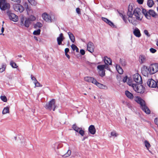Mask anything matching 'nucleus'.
Masks as SVG:
<instances>
[{"mask_svg":"<svg viewBox=\"0 0 158 158\" xmlns=\"http://www.w3.org/2000/svg\"><path fill=\"white\" fill-rule=\"evenodd\" d=\"M128 20L133 25H136L137 24L138 22V9L136 8L134 10L132 16L128 18Z\"/></svg>","mask_w":158,"mask_h":158,"instance_id":"nucleus-1","label":"nucleus"},{"mask_svg":"<svg viewBox=\"0 0 158 158\" xmlns=\"http://www.w3.org/2000/svg\"><path fill=\"white\" fill-rule=\"evenodd\" d=\"M139 104L140 105V108L146 114L150 113V110L147 106L144 101L139 97Z\"/></svg>","mask_w":158,"mask_h":158,"instance_id":"nucleus-2","label":"nucleus"},{"mask_svg":"<svg viewBox=\"0 0 158 158\" xmlns=\"http://www.w3.org/2000/svg\"><path fill=\"white\" fill-rule=\"evenodd\" d=\"M45 107L46 109L50 111L52 109L53 111H54L56 107L55 100L54 99H52L48 103L46 104Z\"/></svg>","mask_w":158,"mask_h":158,"instance_id":"nucleus-3","label":"nucleus"},{"mask_svg":"<svg viewBox=\"0 0 158 158\" xmlns=\"http://www.w3.org/2000/svg\"><path fill=\"white\" fill-rule=\"evenodd\" d=\"M141 71L142 74L145 77H148L152 75L149 67L146 65H143L141 69Z\"/></svg>","mask_w":158,"mask_h":158,"instance_id":"nucleus-4","label":"nucleus"},{"mask_svg":"<svg viewBox=\"0 0 158 158\" xmlns=\"http://www.w3.org/2000/svg\"><path fill=\"white\" fill-rule=\"evenodd\" d=\"M10 7V4L7 3L5 0H1V2H0V8L1 10H8Z\"/></svg>","mask_w":158,"mask_h":158,"instance_id":"nucleus-5","label":"nucleus"},{"mask_svg":"<svg viewBox=\"0 0 158 158\" xmlns=\"http://www.w3.org/2000/svg\"><path fill=\"white\" fill-rule=\"evenodd\" d=\"M152 74H154L158 71V64H152L149 66Z\"/></svg>","mask_w":158,"mask_h":158,"instance_id":"nucleus-6","label":"nucleus"},{"mask_svg":"<svg viewBox=\"0 0 158 158\" xmlns=\"http://www.w3.org/2000/svg\"><path fill=\"white\" fill-rule=\"evenodd\" d=\"M24 20L23 18H22L21 19L20 25L22 26H24L25 27H29L31 24L30 19H26L24 23Z\"/></svg>","mask_w":158,"mask_h":158,"instance_id":"nucleus-7","label":"nucleus"},{"mask_svg":"<svg viewBox=\"0 0 158 158\" xmlns=\"http://www.w3.org/2000/svg\"><path fill=\"white\" fill-rule=\"evenodd\" d=\"M147 85L150 87L156 88L157 86V82L152 79H149L148 81Z\"/></svg>","mask_w":158,"mask_h":158,"instance_id":"nucleus-8","label":"nucleus"},{"mask_svg":"<svg viewBox=\"0 0 158 158\" xmlns=\"http://www.w3.org/2000/svg\"><path fill=\"white\" fill-rule=\"evenodd\" d=\"M13 7L15 11L19 12H23L24 10V7L19 4H15L13 5Z\"/></svg>","mask_w":158,"mask_h":158,"instance_id":"nucleus-9","label":"nucleus"},{"mask_svg":"<svg viewBox=\"0 0 158 158\" xmlns=\"http://www.w3.org/2000/svg\"><path fill=\"white\" fill-rule=\"evenodd\" d=\"M8 14L9 19L14 22H17L18 21V17L14 13L11 12H8Z\"/></svg>","mask_w":158,"mask_h":158,"instance_id":"nucleus-10","label":"nucleus"},{"mask_svg":"<svg viewBox=\"0 0 158 158\" xmlns=\"http://www.w3.org/2000/svg\"><path fill=\"white\" fill-rule=\"evenodd\" d=\"M127 84L130 86L133 87L134 90L137 93H138V84H132V81L129 79L127 81Z\"/></svg>","mask_w":158,"mask_h":158,"instance_id":"nucleus-11","label":"nucleus"},{"mask_svg":"<svg viewBox=\"0 0 158 158\" xmlns=\"http://www.w3.org/2000/svg\"><path fill=\"white\" fill-rule=\"evenodd\" d=\"M43 19L46 22H51L52 19L50 16L49 15L46 13H44L42 15Z\"/></svg>","mask_w":158,"mask_h":158,"instance_id":"nucleus-12","label":"nucleus"},{"mask_svg":"<svg viewBox=\"0 0 158 158\" xmlns=\"http://www.w3.org/2000/svg\"><path fill=\"white\" fill-rule=\"evenodd\" d=\"M94 47L93 44L91 42H89L87 46V49L88 51L91 53H92L94 52Z\"/></svg>","mask_w":158,"mask_h":158,"instance_id":"nucleus-13","label":"nucleus"},{"mask_svg":"<svg viewBox=\"0 0 158 158\" xmlns=\"http://www.w3.org/2000/svg\"><path fill=\"white\" fill-rule=\"evenodd\" d=\"M84 80L86 82H91L93 84L96 82V80L94 78L90 77H84Z\"/></svg>","mask_w":158,"mask_h":158,"instance_id":"nucleus-14","label":"nucleus"},{"mask_svg":"<svg viewBox=\"0 0 158 158\" xmlns=\"http://www.w3.org/2000/svg\"><path fill=\"white\" fill-rule=\"evenodd\" d=\"M89 132L92 135H94L96 132V130L94 125H90L88 128Z\"/></svg>","mask_w":158,"mask_h":158,"instance_id":"nucleus-15","label":"nucleus"},{"mask_svg":"<svg viewBox=\"0 0 158 158\" xmlns=\"http://www.w3.org/2000/svg\"><path fill=\"white\" fill-rule=\"evenodd\" d=\"M102 19L111 27H115L114 23L107 19L104 17H102Z\"/></svg>","mask_w":158,"mask_h":158,"instance_id":"nucleus-16","label":"nucleus"},{"mask_svg":"<svg viewBox=\"0 0 158 158\" xmlns=\"http://www.w3.org/2000/svg\"><path fill=\"white\" fill-rule=\"evenodd\" d=\"M64 38L63 37V34L62 33L60 34V36L57 39L58 44L60 45L62 44V42L64 40Z\"/></svg>","mask_w":158,"mask_h":158,"instance_id":"nucleus-17","label":"nucleus"},{"mask_svg":"<svg viewBox=\"0 0 158 158\" xmlns=\"http://www.w3.org/2000/svg\"><path fill=\"white\" fill-rule=\"evenodd\" d=\"M104 61L106 65H111L112 64V60L111 59L107 56H105L104 57Z\"/></svg>","mask_w":158,"mask_h":158,"instance_id":"nucleus-18","label":"nucleus"},{"mask_svg":"<svg viewBox=\"0 0 158 158\" xmlns=\"http://www.w3.org/2000/svg\"><path fill=\"white\" fill-rule=\"evenodd\" d=\"M141 12L143 13V15L145 17L147 18L148 19H150L151 18V17L149 15H148V14L146 11V10L144 9H143Z\"/></svg>","mask_w":158,"mask_h":158,"instance_id":"nucleus-19","label":"nucleus"},{"mask_svg":"<svg viewBox=\"0 0 158 158\" xmlns=\"http://www.w3.org/2000/svg\"><path fill=\"white\" fill-rule=\"evenodd\" d=\"M132 6H129L128 8V11L127 12V15L128 16V18H130L131 17L132 15L133 14H132Z\"/></svg>","mask_w":158,"mask_h":158,"instance_id":"nucleus-20","label":"nucleus"},{"mask_svg":"<svg viewBox=\"0 0 158 158\" xmlns=\"http://www.w3.org/2000/svg\"><path fill=\"white\" fill-rule=\"evenodd\" d=\"M116 68L118 73L120 74H122L123 73V70L121 67L119 65L116 64Z\"/></svg>","mask_w":158,"mask_h":158,"instance_id":"nucleus-21","label":"nucleus"},{"mask_svg":"<svg viewBox=\"0 0 158 158\" xmlns=\"http://www.w3.org/2000/svg\"><path fill=\"white\" fill-rule=\"evenodd\" d=\"M145 90L144 87L141 85L139 84V93L142 94L144 92Z\"/></svg>","mask_w":158,"mask_h":158,"instance_id":"nucleus-22","label":"nucleus"},{"mask_svg":"<svg viewBox=\"0 0 158 158\" xmlns=\"http://www.w3.org/2000/svg\"><path fill=\"white\" fill-rule=\"evenodd\" d=\"M133 78L134 81L138 83V73H137L133 75Z\"/></svg>","mask_w":158,"mask_h":158,"instance_id":"nucleus-23","label":"nucleus"},{"mask_svg":"<svg viewBox=\"0 0 158 158\" xmlns=\"http://www.w3.org/2000/svg\"><path fill=\"white\" fill-rule=\"evenodd\" d=\"M139 62L141 64L144 63L146 61V57L143 55H141L139 57Z\"/></svg>","mask_w":158,"mask_h":158,"instance_id":"nucleus-24","label":"nucleus"},{"mask_svg":"<svg viewBox=\"0 0 158 158\" xmlns=\"http://www.w3.org/2000/svg\"><path fill=\"white\" fill-rule=\"evenodd\" d=\"M148 14L152 16L153 17L156 18L157 16V14L152 10H149Z\"/></svg>","mask_w":158,"mask_h":158,"instance_id":"nucleus-25","label":"nucleus"},{"mask_svg":"<svg viewBox=\"0 0 158 158\" xmlns=\"http://www.w3.org/2000/svg\"><path fill=\"white\" fill-rule=\"evenodd\" d=\"M68 34L71 41L74 43L75 41V39L73 34L70 32H68Z\"/></svg>","mask_w":158,"mask_h":158,"instance_id":"nucleus-26","label":"nucleus"},{"mask_svg":"<svg viewBox=\"0 0 158 158\" xmlns=\"http://www.w3.org/2000/svg\"><path fill=\"white\" fill-rule=\"evenodd\" d=\"M125 94L126 96L129 98L132 99L133 98V94L129 92L127 90L125 91Z\"/></svg>","mask_w":158,"mask_h":158,"instance_id":"nucleus-27","label":"nucleus"},{"mask_svg":"<svg viewBox=\"0 0 158 158\" xmlns=\"http://www.w3.org/2000/svg\"><path fill=\"white\" fill-rule=\"evenodd\" d=\"M9 113V108L8 107H6L4 108L2 111V113L3 114H5Z\"/></svg>","mask_w":158,"mask_h":158,"instance_id":"nucleus-28","label":"nucleus"},{"mask_svg":"<svg viewBox=\"0 0 158 158\" xmlns=\"http://www.w3.org/2000/svg\"><path fill=\"white\" fill-rule=\"evenodd\" d=\"M154 2L153 0H148V1L147 4L148 6L149 7H151L154 4Z\"/></svg>","mask_w":158,"mask_h":158,"instance_id":"nucleus-29","label":"nucleus"},{"mask_svg":"<svg viewBox=\"0 0 158 158\" xmlns=\"http://www.w3.org/2000/svg\"><path fill=\"white\" fill-rule=\"evenodd\" d=\"M106 65H100L97 66V68L99 70V71L104 70L106 67Z\"/></svg>","mask_w":158,"mask_h":158,"instance_id":"nucleus-30","label":"nucleus"},{"mask_svg":"<svg viewBox=\"0 0 158 158\" xmlns=\"http://www.w3.org/2000/svg\"><path fill=\"white\" fill-rule=\"evenodd\" d=\"M10 65L13 68H17L18 66L16 63L14 62L13 61L11 60L10 62Z\"/></svg>","mask_w":158,"mask_h":158,"instance_id":"nucleus-31","label":"nucleus"},{"mask_svg":"<svg viewBox=\"0 0 158 158\" xmlns=\"http://www.w3.org/2000/svg\"><path fill=\"white\" fill-rule=\"evenodd\" d=\"M72 128L77 132H78L80 128L76 124H73L72 126Z\"/></svg>","mask_w":158,"mask_h":158,"instance_id":"nucleus-32","label":"nucleus"},{"mask_svg":"<svg viewBox=\"0 0 158 158\" xmlns=\"http://www.w3.org/2000/svg\"><path fill=\"white\" fill-rule=\"evenodd\" d=\"M144 145L145 147L148 150H149V148L151 147V145L149 143L147 140H145L144 142Z\"/></svg>","mask_w":158,"mask_h":158,"instance_id":"nucleus-33","label":"nucleus"},{"mask_svg":"<svg viewBox=\"0 0 158 158\" xmlns=\"http://www.w3.org/2000/svg\"><path fill=\"white\" fill-rule=\"evenodd\" d=\"M71 47L73 51L75 50L76 52H79L78 48L75 45L72 44L71 46Z\"/></svg>","mask_w":158,"mask_h":158,"instance_id":"nucleus-34","label":"nucleus"},{"mask_svg":"<svg viewBox=\"0 0 158 158\" xmlns=\"http://www.w3.org/2000/svg\"><path fill=\"white\" fill-rule=\"evenodd\" d=\"M71 151L70 150H69L67 151V152L63 156L65 157H68L71 155Z\"/></svg>","mask_w":158,"mask_h":158,"instance_id":"nucleus-35","label":"nucleus"},{"mask_svg":"<svg viewBox=\"0 0 158 158\" xmlns=\"http://www.w3.org/2000/svg\"><path fill=\"white\" fill-rule=\"evenodd\" d=\"M120 63L123 66H125L126 64V62L125 60L123 59H120Z\"/></svg>","mask_w":158,"mask_h":158,"instance_id":"nucleus-36","label":"nucleus"},{"mask_svg":"<svg viewBox=\"0 0 158 158\" xmlns=\"http://www.w3.org/2000/svg\"><path fill=\"white\" fill-rule=\"evenodd\" d=\"M118 13L119 15L122 18L123 20H124L125 23H126L127 20L126 19V16L125 15H123L122 14L120 13L119 12Z\"/></svg>","mask_w":158,"mask_h":158,"instance_id":"nucleus-37","label":"nucleus"},{"mask_svg":"<svg viewBox=\"0 0 158 158\" xmlns=\"http://www.w3.org/2000/svg\"><path fill=\"white\" fill-rule=\"evenodd\" d=\"M134 34L136 37H138V29L135 27L133 31Z\"/></svg>","mask_w":158,"mask_h":158,"instance_id":"nucleus-38","label":"nucleus"},{"mask_svg":"<svg viewBox=\"0 0 158 158\" xmlns=\"http://www.w3.org/2000/svg\"><path fill=\"white\" fill-rule=\"evenodd\" d=\"M94 84L97 85L98 87H99L100 88H103V85L98 82L97 81L96 82H95V83Z\"/></svg>","mask_w":158,"mask_h":158,"instance_id":"nucleus-39","label":"nucleus"},{"mask_svg":"<svg viewBox=\"0 0 158 158\" xmlns=\"http://www.w3.org/2000/svg\"><path fill=\"white\" fill-rule=\"evenodd\" d=\"M28 2L32 5L35 6L37 2L35 0H28Z\"/></svg>","mask_w":158,"mask_h":158,"instance_id":"nucleus-40","label":"nucleus"},{"mask_svg":"<svg viewBox=\"0 0 158 158\" xmlns=\"http://www.w3.org/2000/svg\"><path fill=\"white\" fill-rule=\"evenodd\" d=\"M6 67V64H2L1 68H0V72L2 73L5 71Z\"/></svg>","mask_w":158,"mask_h":158,"instance_id":"nucleus-41","label":"nucleus"},{"mask_svg":"<svg viewBox=\"0 0 158 158\" xmlns=\"http://www.w3.org/2000/svg\"><path fill=\"white\" fill-rule=\"evenodd\" d=\"M40 30L39 29L33 32V34L35 35H39L40 34Z\"/></svg>","mask_w":158,"mask_h":158,"instance_id":"nucleus-42","label":"nucleus"},{"mask_svg":"<svg viewBox=\"0 0 158 158\" xmlns=\"http://www.w3.org/2000/svg\"><path fill=\"white\" fill-rule=\"evenodd\" d=\"M25 8L27 12V13L29 14V13H30V12L31 11V10L30 9V8H29V6L28 5L26 4L25 5Z\"/></svg>","mask_w":158,"mask_h":158,"instance_id":"nucleus-43","label":"nucleus"},{"mask_svg":"<svg viewBox=\"0 0 158 158\" xmlns=\"http://www.w3.org/2000/svg\"><path fill=\"white\" fill-rule=\"evenodd\" d=\"M1 98L4 102H6L7 101V98L5 96H1Z\"/></svg>","mask_w":158,"mask_h":158,"instance_id":"nucleus-44","label":"nucleus"},{"mask_svg":"<svg viewBox=\"0 0 158 158\" xmlns=\"http://www.w3.org/2000/svg\"><path fill=\"white\" fill-rule=\"evenodd\" d=\"M99 74L102 77L104 76L105 75V72L104 70L99 71Z\"/></svg>","mask_w":158,"mask_h":158,"instance_id":"nucleus-45","label":"nucleus"},{"mask_svg":"<svg viewBox=\"0 0 158 158\" xmlns=\"http://www.w3.org/2000/svg\"><path fill=\"white\" fill-rule=\"evenodd\" d=\"M35 85V87H42V85H41L40 83L39 82L37 81H36L35 82H34Z\"/></svg>","mask_w":158,"mask_h":158,"instance_id":"nucleus-46","label":"nucleus"},{"mask_svg":"<svg viewBox=\"0 0 158 158\" xmlns=\"http://www.w3.org/2000/svg\"><path fill=\"white\" fill-rule=\"evenodd\" d=\"M35 26L36 27H38L39 28H40L42 27V25L40 23L37 22L35 24Z\"/></svg>","mask_w":158,"mask_h":158,"instance_id":"nucleus-47","label":"nucleus"},{"mask_svg":"<svg viewBox=\"0 0 158 158\" xmlns=\"http://www.w3.org/2000/svg\"><path fill=\"white\" fill-rule=\"evenodd\" d=\"M78 132L82 136H83L84 135V131L81 129H80V130H79Z\"/></svg>","mask_w":158,"mask_h":158,"instance_id":"nucleus-48","label":"nucleus"},{"mask_svg":"<svg viewBox=\"0 0 158 158\" xmlns=\"http://www.w3.org/2000/svg\"><path fill=\"white\" fill-rule=\"evenodd\" d=\"M111 136H115L116 137L118 134L116 133L115 131H114L111 133Z\"/></svg>","mask_w":158,"mask_h":158,"instance_id":"nucleus-49","label":"nucleus"},{"mask_svg":"<svg viewBox=\"0 0 158 158\" xmlns=\"http://www.w3.org/2000/svg\"><path fill=\"white\" fill-rule=\"evenodd\" d=\"M28 19H30L31 20V21H34L35 19L36 18L34 16L31 15Z\"/></svg>","mask_w":158,"mask_h":158,"instance_id":"nucleus-50","label":"nucleus"},{"mask_svg":"<svg viewBox=\"0 0 158 158\" xmlns=\"http://www.w3.org/2000/svg\"><path fill=\"white\" fill-rule=\"evenodd\" d=\"M150 52L152 53H154L156 52V50L154 48H151L150 49Z\"/></svg>","mask_w":158,"mask_h":158,"instance_id":"nucleus-51","label":"nucleus"},{"mask_svg":"<svg viewBox=\"0 0 158 158\" xmlns=\"http://www.w3.org/2000/svg\"><path fill=\"white\" fill-rule=\"evenodd\" d=\"M76 11L77 12L78 14H81V11H80V9L79 8H77L76 9Z\"/></svg>","mask_w":158,"mask_h":158,"instance_id":"nucleus-52","label":"nucleus"},{"mask_svg":"<svg viewBox=\"0 0 158 158\" xmlns=\"http://www.w3.org/2000/svg\"><path fill=\"white\" fill-rule=\"evenodd\" d=\"M80 52L82 55H83L85 54V51L83 49H81L80 50Z\"/></svg>","mask_w":158,"mask_h":158,"instance_id":"nucleus-53","label":"nucleus"},{"mask_svg":"<svg viewBox=\"0 0 158 158\" xmlns=\"http://www.w3.org/2000/svg\"><path fill=\"white\" fill-rule=\"evenodd\" d=\"M144 32L145 33V34L147 35L149 37L150 36V35L149 34V33L147 30H145L144 31Z\"/></svg>","mask_w":158,"mask_h":158,"instance_id":"nucleus-54","label":"nucleus"},{"mask_svg":"<svg viewBox=\"0 0 158 158\" xmlns=\"http://www.w3.org/2000/svg\"><path fill=\"white\" fill-rule=\"evenodd\" d=\"M127 76H126L123 79V82L124 83L126 82L127 81Z\"/></svg>","mask_w":158,"mask_h":158,"instance_id":"nucleus-55","label":"nucleus"},{"mask_svg":"<svg viewBox=\"0 0 158 158\" xmlns=\"http://www.w3.org/2000/svg\"><path fill=\"white\" fill-rule=\"evenodd\" d=\"M154 122L155 124L158 126V118H156L155 119Z\"/></svg>","mask_w":158,"mask_h":158,"instance_id":"nucleus-56","label":"nucleus"},{"mask_svg":"<svg viewBox=\"0 0 158 158\" xmlns=\"http://www.w3.org/2000/svg\"><path fill=\"white\" fill-rule=\"evenodd\" d=\"M31 79L32 80L34 81V82H35L36 81H37L36 78L35 77L32 76V75L31 76Z\"/></svg>","mask_w":158,"mask_h":158,"instance_id":"nucleus-57","label":"nucleus"},{"mask_svg":"<svg viewBox=\"0 0 158 158\" xmlns=\"http://www.w3.org/2000/svg\"><path fill=\"white\" fill-rule=\"evenodd\" d=\"M12 1L16 2L18 3H20L21 1V0H11Z\"/></svg>","mask_w":158,"mask_h":158,"instance_id":"nucleus-58","label":"nucleus"},{"mask_svg":"<svg viewBox=\"0 0 158 158\" xmlns=\"http://www.w3.org/2000/svg\"><path fill=\"white\" fill-rule=\"evenodd\" d=\"M69 51V48H65L64 50L65 53H67Z\"/></svg>","mask_w":158,"mask_h":158,"instance_id":"nucleus-59","label":"nucleus"},{"mask_svg":"<svg viewBox=\"0 0 158 158\" xmlns=\"http://www.w3.org/2000/svg\"><path fill=\"white\" fill-rule=\"evenodd\" d=\"M143 15H142L141 13L139 14V20L140 19V20H141L142 18Z\"/></svg>","mask_w":158,"mask_h":158,"instance_id":"nucleus-60","label":"nucleus"},{"mask_svg":"<svg viewBox=\"0 0 158 158\" xmlns=\"http://www.w3.org/2000/svg\"><path fill=\"white\" fill-rule=\"evenodd\" d=\"M135 100L137 103H138V96H136L135 98Z\"/></svg>","mask_w":158,"mask_h":158,"instance_id":"nucleus-61","label":"nucleus"},{"mask_svg":"<svg viewBox=\"0 0 158 158\" xmlns=\"http://www.w3.org/2000/svg\"><path fill=\"white\" fill-rule=\"evenodd\" d=\"M143 0H139V4H143Z\"/></svg>","mask_w":158,"mask_h":158,"instance_id":"nucleus-62","label":"nucleus"},{"mask_svg":"<svg viewBox=\"0 0 158 158\" xmlns=\"http://www.w3.org/2000/svg\"><path fill=\"white\" fill-rule=\"evenodd\" d=\"M4 31V28L2 27L1 29V31L2 33L0 34V35L2 34V33Z\"/></svg>","mask_w":158,"mask_h":158,"instance_id":"nucleus-63","label":"nucleus"},{"mask_svg":"<svg viewBox=\"0 0 158 158\" xmlns=\"http://www.w3.org/2000/svg\"><path fill=\"white\" fill-rule=\"evenodd\" d=\"M65 55L66 56V57L68 58L69 59H70V56L67 53H65Z\"/></svg>","mask_w":158,"mask_h":158,"instance_id":"nucleus-64","label":"nucleus"}]
</instances>
